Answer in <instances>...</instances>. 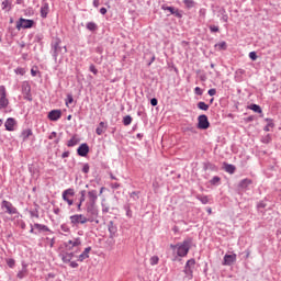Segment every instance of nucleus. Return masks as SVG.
<instances>
[{"label": "nucleus", "mask_w": 281, "mask_h": 281, "mask_svg": "<svg viewBox=\"0 0 281 281\" xmlns=\"http://www.w3.org/2000/svg\"><path fill=\"white\" fill-rule=\"evenodd\" d=\"M157 104H159V101L157 99H150V105L151 106H157Z\"/></svg>", "instance_id": "62"}, {"label": "nucleus", "mask_w": 281, "mask_h": 281, "mask_svg": "<svg viewBox=\"0 0 281 281\" xmlns=\"http://www.w3.org/2000/svg\"><path fill=\"white\" fill-rule=\"evenodd\" d=\"M111 188L113 190H119L121 188V184L120 183H113V184H111Z\"/></svg>", "instance_id": "64"}, {"label": "nucleus", "mask_w": 281, "mask_h": 281, "mask_svg": "<svg viewBox=\"0 0 281 281\" xmlns=\"http://www.w3.org/2000/svg\"><path fill=\"white\" fill-rule=\"evenodd\" d=\"M194 92L196 95H203V90H201L199 87L194 88Z\"/></svg>", "instance_id": "61"}, {"label": "nucleus", "mask_w": 281, "mask_h": 281, "mask_svg": "<svg viewBox=\"0 0 281 281\" xmlns=\"http://www.w3.org/2000/svg\"><path fill=\"white\" fill-rule=\"evenodd\" d=\"M130 196H131L132 199H134V200H137V199H139V192H132V193L130 194Z\"/></svg>", "instance_id": "60"}, {"label": "nucleus", "mask_w": 281, "mask_h": 281, "mask_svg": "<svg viewBox=\"0 0 281 281\" xmlns=\"http://www.w3.org/2000/svg\"><path fill=\"white\" fill-rule=\"evenodd\" d=\"M124 210L126 212V216L127 217H133V211H131V206L130 205H124Z\"/></svg>", "instance_id": "45"}, {"label": "nucleus", "mask_w": 281, "mask_h": 281, "mask_svg": "<svg viewBox=\"0 0 281 281\" xmlns=\"http://www.w3.org/2000/svg\"><path fill=\"white\" fill-rule=\"evenodd\" d=\"M249 110L254 111L255 113H259V114L262 113L260 105H257V103H251L249 105Z\"/></svg>", "instance_id": "32"}, {"label": "nucleus", "mask_w": 281, "mask_h": 281, "mask_svg": "<svg viewBox=\"0 0 281 281\" xmlns=\"http://www.w3.org/2000/svg\"><path fill=\"white\" fill-rule=\"evenodd\" d=\"M89 153H90V147L88 143H81V145H79V147L77 148V154L80 157H87Z\"/></svg>", "instance_id": "13"}, {"label": "nucleus", "mask_w": 281, "mask_h": 281, "mask_svg": "<svg viewBox=\"0 0 281 281\" xmlns=\"http://www.w3.org/2000/svg\"><path fill=\"white\" fill-rule=\"evenodd\" d=\"M14 72L20 76H25L26 70L25 68H15Z\"/></svg>", "instance_id": "49"}, {"label": "nucleus", "mask_w": 281, "mask_h": 281, "mask_svg": "<svg viewBox=\"0 0 281 281\" xmlns=\"http://www.w3.org/2000/svg\"><path fill=\"white\" fill-rule=\"evenodd\" d=\"M210 183H211L212 186H218V184H221V177H214V178L210 181Z\"/></svg>", "instance_id": "44"}, {"label": "nucleus", "mask_w": 281, "mask_h": 281, "mask_svg": "<svg viewBox=\"0 0 281 281\" xmlns=\"http://www.w3.org/2000/svg\"><path fill=\"white\" fill-rule=\"evenodd\" d=\"M234 262H236V254L224 256L223 266H232Z\"/></svg>", "instance_id": "19"}, {"label": "nucleus", "mask_w": 281, "mask_h": 281, "mask_svg": "<svg viewBox=\"0 0 281 281\" xmlns=\"http://www.w3.org/2000/svg\"><path fill=\"white\" fill-rule=\"evenodd\" d=\"M71 227H79L80 225H86L87 218L86 215L75 214L69 217Z\"/></svg>", "instance_id": "7"}, {"label": "nucleus", "mask_w": 281, "mask_h": 281, "mask_svg": "<svg viewBox=\"0 0 281 281\" xmlns=\"http://www.w3.org/2000/svg\"><path fill=\"white\" fill-rule=\"evenodd\" d=\"M82 239L80 237L72 238L65 243V248L68 251H74L75 254L81 252Z\"/></svg>", "instance_id": "4"}, {"label": "nucleus", "mask_w": 281, "mask_h": 281, "mask_svg": "<svg viewBox=\"0 0 281 281\" xmlns=\"http://www.w3.org/2000/svg\"><path fill=\"white\" fill-rule=\"evenodd\" d=\"M76 195V192L74 189H68V190H65L61 194L63 198L66 199V196H75Z\"/></svg>", "instance_id": "35"}, {"label": "nucleus", "mask_w": 281, "mask_h": 281, "mask_svg": "<svg viewBox=\"0 0 281 281\" xmlns=\"http://www.w3.org/2000/svg\"><path fill=\"white\" fill-rule=\"evenodd\" d=\"M61 38H56L50 44V55L54 58L55 63L58 61V57L60 55H65L68 53L67 46H61Z\"/></svg>", "instance_id": "2"}, {"label": "nucleus", "mask_w": 281, "mask_h": 281, "mask_svg": "<svg viewBox=\"0 0 281 281\" xmlns=\"http://www.w3.org/2000/svg\"><path fill=\"white\" fill-rule=\"evenodd\" d=\"M196 268V260L190 259L187 261L183 273L188 280L194 279V269Z\"/></svg>", "instance_id": "5"}, {"label": "nucleus", "mask_w": 281, "mask_h": 281, "mask_svg": "<svg viewBox=\"0 0 281 281\" xmlns=\"http://www.w3.org/2000/svg\"><path fill=\"white\" fill-rule=\"evenodd\" d=\"M131 123H133V116H131V114H126V116H123L124 126H130Z\"/></svg>", "instance_id": "31"}, {"label": "nucleus", "mask_w": 281, "mask_h": 281, "mask_svg": "<svg viewBox=\"0 0 281 281\" xmlns=\"http://www.w3.org/2000/svg\"><path fill=\"white\" fill-rule=\"evenodd\" d=\"M1 209H5V213L9 214V215L19 214L18 209L14 207L13 204L9 201H2Z\"/></svg>", "instance_id": "10"}, {"label": "nucleus", "mask_w": 281, "mask_h": 281, "mask_svg": "<svg viewBox=\"0 0 281 281\" xmlns=\"http://www.w3.org/2000/svg\"><path fill=\"white\" fill-rule=\"evenodd\" d=\"M215 47H218V49L225 50V49H227V42L222 41V42L215 44Z\"/></svg>", "instance_id": "39"}, {"label": "nucleus", "mask_w": 281, "mask_h": 281, "mask_svg": "<svg viewBox=\"0 0 281 281\" xmlns=\"http://www.w3.org/2000/svg\"><path fill=\"white\" fill-rule=\"evenodd\" d=\"M249 58H250L252 61L257 60V54L255 53V50H251V52L249 53Z\"/></svg>", "instance_id": "56"}, {"label": "nucleus", "mask_w": 281, "mask_h": 281, "mask_svg": "<svg viewBox=\"0 0 281 281\" xmlns=\"http://www.w3.org/2000/svg\"><path fill=\"white\" fill-rule=\"evenodd\" d=\"M63 200L68 204V206L74 205V200L68 199V196L65 195V198H63Z\"/></svg>", "instance_id": "55"}, {"label": "nucleus", "mask_w": 281, "mask_h": 281, "mask_svg": "<svg viewBox=\"0 0 281 281\" xmlns=\"http://www.w3.org/2000/svg\"><path fill=\"white\" fill-rule=\"evenodd\" d=\"M80 143V138L78 136H71L70 140H67L68 147H75Z\"/></svg>", "instance_id": "26"}, {"label": "nucleus", "mask_w": 281, "mask_h": 281, "mask_svg": "<svg viewBox=\"0 0 281 281\" xmlns=\"http://www.w3.org/2000/svg\"><path fill=\"white\" fill-rule=\"evenodd\" d=\"M266 121L268 122L266 127H263L265 132H270V128L274 127V123H272V119H266Z\"/></svg>", "instance_id": "36"}, {"label": "nucleus", "mask_w": 281, "mask_h": 281, "mask_svg": "<svg viewBox=\"0 0 281 281\" xmlns=\"http://www.w3.org/2000/svg\"><path fill=\"white\" fill-rule=\"evenodd\" d=\"M85 175H88L90 172V165L89 164H82V170Z\"/></svg>", "instance_id": "46"}, {"label": "nucleus", "mask_w": 281, "mask_h": 281, "mask_svg": "<svg viewBox=\"0 0 281 281\" xmlns=\"http://www.w3.org/2000/svg\"><path fill=\"white\" fill-rule=\"evenodd\" d=\"M69 266H70V268H72V269L79 268V263H78L77 261H70V262H69Z\"/></svg>", "instance_id": "59"}, {"label": "nucleus", "mask_w": 281, "mask_h": 281, "mask_svg": "<svg viewBox=\"0 0 281 281\" xmlns=\"http://www.w3.org/2000/svg\"><path fill=\"white\" fill-rule=\"evenodd\" d=\"M85 218L88 223L100 224L99 221V209L97 205H86Z\"/></svg>", "instance_id": "3"}, {"label": "nucleus", "mask_w": 281, "mask_h": 281, "mask_svg": "<svg viewBox=\"0 0 281 281\" xmlns=\"http://www.w3.org/2000/svg\"><path fill=\"white\" fill-rule=\"evenodd\" d=\"M29 273L27 266L22 263L21 271L18 272L16 278L23 280Z\"/></svg>", "instance_id": "22"}, {"label": "nucleus", "mask_w": 281, "mask_h": 281, "mask_svg": "<svg viewBox=\"0 0 281 281\" xmlns=\"http://www.w3.org/2000/svg\"><path fill=\"white\" fill-rule=\"evenodd\" d=\"M44 40V34L43 33H37L35 36H34V42L35 43H38L41 44Z\"/></svg>", "instance_id": "38"}, {"label": "nucleus", "mask_w": 281, "mask_h": 281, "mask_svg": "<svg viewBox=\"0 0 281 281\" xmlns=\"http://www.w3.org/2000/svg\"><path fill=\"white\" fill-rule=\"evenodd\" d=\"M34 228L38 231V233H42V232H49V233H53L50 231V228L46 225H43V224H34Z\"/></svg>", "instance_id": "25"}, {"label": "nucleus", "mask_w": 281, "mask_h": 281, "mask_svg": "<svg viewBox=\"0 0 281 281\" xmlns=\"http://www.w3.org/2000/svg\"><path fill=\"white\" fill-rule=\"evenodd\" d=\"M48 14H49V3L45 2L41 7V18L47 19Z\"/></svg>", "instance_id": "21"}, {"label": "nucleus", "mask_w": 281, "mask_h": 281, "mask_svg": "<svg viewBox=\"0 0 281 281\" xmlns=\"http://www.w3.org/2000/svg\"><path fill=\"white\" fill-rule=\"evenodd\" d=\"M60 231L65 234H70L71 233V229H70L69 225H67V224H61L60 225Z\"/></svg>", "instance_id": "37"}, {"label": "nucleus", "mask_w": 281, "mask_h": 281, "mask_svg": "<svg viewBox=\"0 0 281 281\" xmlns=\"http://www.w3.org/2000/svg\"><path fill=\"white\" fill-rule=\"evenodd\" d=\"M89 71L92 72L94 76H97L99 74V70H98L97 66H94V64H91L89 66Z\"/></svg>", "instance_id": "43"}, {"label": "nucleus", "mask_w": 281, "mask_h": 281, "mask_svg": "<svg viewBox=\"0 0 281 281\" xmlns=\"http://www.w3.org/2000/svg\"><path fill=\"white\" fill-rule=\"evenodd\" d=\"M93 61L98 65H101L103 63V56L101 57H94Z\"/></svg>", "instance_id": "57"}, {"label": "nucleus", "mask_w": 281, "mask_h": 281, "mask_svg": "<svg viewBox=\"0 0 281 281\" xmlns=\"http://www.w3.org/2000/svg\"><path fill=\"white\" fill-rule=\"evenodd\" d=\"M86 27L90 32H95L99 29L98 24L95 22H93V21L88 22L86 24Z\"/></svg>", "instance_id": "29"}, {"label": "nucleus", "mask_w": 281, "mask_h": 281, "mask_svg": "<svg viewBox=\"0 0 281 281\" xmlns=\"http://www.w3.org/2000/svg\"><path fill=\"white\" fill-rule=\"evenodd\" d=\"M149 263L151 266H157L159 263V257L157 256H153L150 259H149Z\"/></svg>", "instance_id": "41"}, {"label": "nucleus", "mask_w": 281, "mask_h": 281, "mask_svg": "<svg viewBox=\"0 0 281 281\" xmlns=\"http://www.w3.org/2000/svg\"><path fill=\"white\" fill-rule=\"evenodd\" d=\"M198 200L203 204L206 205L207 203H210V199L205 195L202 196H198Z\"/></svg>", "instance_id": "40"}, {"label": "nucleus", "mask_w": 281, "mask_h": 281, "mask_svg": "<svg viewBox=\"0 0 281 281\" xmlns=\"http://www.w3.org/2000/svg\"><path fill=\"white\" fill-rule=\"evenodd\" d=\"M250 184H251V180H249V179H244V180H241V181L239 182V188H240V189H247L248 186H250Z\"/></svg>", "instance_id": "33"}, {"label": "nucleus", "mask_w": 281, "mask_h": 281, "mask_svg": "<svg viewBox=\"0 0 281 281\" xmlns=\"http://www.w3.org/2000/svg\"><path fill=\"white\" fill-rule=\"evenodd\" d=\"M224 170L229 175H234L236 173V166L224 164Z\"/></svg>", "instance_id": "28"}, {"label": "nucleus", "mask_w": 281, "mask_h": 281, "mask_svg": "<svg viewBox=\"0 0 281 281\" xmlns=\"http://www.w3.org/2000/svg\"><path fill=\"white\" fill-rule=\"evenodd\" d=\"M2 10L11 11L12 10V0H3L1 2Z\"/></svg>", "instance_id": "27"}, {"label": "nucleus", "mask_w": 281, "mask_h": 281, "mask_svg": "<svg viewBox=\"0 0 281 281\" xmlns=\"http://www.w3.org/2000/svg\"><path fill=\"white\" fill-rule=\"evenodd\" d=\"M31 136H33V130L31 128L23 130L21 132V138L23 142H26Z\"/></svg>", "instance_id": "23"}, {"label": "nucleus", "mask_w": 281, "mask_h": 281, "mask_svg": "<svg viewBox=\"0 0 281 281\" xmlns=\"http://www.w3.org/2000/svg\"><path fill=\"white\" fill-rule=\"evenodd\" d=\"M108 231L110 234V239H114L117 237L119 228H117V225H115V223L113 221L108 223Z\"/></svg>", "instance_id": "15"}, {"label": "nucleus", "mask_w": 281, "mask_h": 281, "mask_svg": "<svg viewBox=\"0 0 281 281\" xmlns=\"http://www.w3.org/2000/svg\"><path fill=\"white\" fill-rule=\"evenodd\" d=\"M209 30L211 33H218L220 31L218 25H214V24L209 25Z\"/></svg>", "instance_id": "48"}, {"label": "nucleus", "mask_w": 281, "mask_h": 281, "mask_svg": "<svg viewBox=\"0 0 281 281\" xmlns=\"http://www.w3.org/2000/svg\"><path fill=\"white\" fill-rule=\"evenodd\" d=\"M22 94L25 95L26 93H31L32 92V86L31 83H29V81H23L22 86Z\"/></svg>", "instance_id": "24"}, {"label": "nucleus", "mask_w": 281, "mask_h": 281, "mask_svg": "<svg viewBox=\"0 0 281 281\" xmlns=\"http://www.w3.org/2000/svg\"><path fill=\"white\" fill-rule=\"evenodd\" d=\"M207 13V9L205 8H200L199 10V15L201 19H205V14Z\"/></svg>", "instance_id": "50"}, {"label": "nucleus", "mask_w": 281, "mask_h": 281, "mask_svg": "<svg viewBox=\"0 0 281 281\" xmlns=\"http://www.w3.org/2000/svg\"><path fill=\"white\" fill-rule=\"evenodd\" d=\"M61 116H63L61 110H50V112H48L47 114L48 120L52 122L59 121Z\"/></svg>", "instance_id": "14"}, {"label": "nucleus", "mask_w": 281, "mask_h": 281, "mask_svg": "<svg viewBox=\"0 0 281 281\" xmlns=\"http://www.w3.org/2000/svg\"><path fill=\"white\" fill-rule=\"evenodd\" d=\"M7 265L9 268L13 269L15 267V260L14 259H7Z\"/></svg>", "instance_id": "53"}, {"label": "nucleus", "mask_w": 281, "mask_h": 281, "mask_svg": "<svg viewBox=\"0 0 281 281\" xmlns=\"http://www.w3.org/2000/svg\"><path fill=\"white\" fill-rule=\"evenodd\" d=\"M106 130H108V123H105L104 121H101L95 130V134L103 135Z\"/></svg>", "instance_id": "20"}, {"label": "nucleus", "mask_w": 281, "mask_h": 281, "mask_svg": "<svg viewBox=\"0 0 281 281\" xmlns=\"http://www.w3.org/2000/svg\"><path fill=\"white\" fill-rule=\"evenodd\" d=\"M161 10H164V11H169L172 15H175V16L178 18V19H182V18H183V11H181V10H179V9H176V8L172 7V5L162 4V5H161Z\"/></svg>", "instance_id": "11"}, {"label": "nucleus", "mask_w": 281, "mask_h": 281, "mask_svg": "<svg viewBox=\"0 0 281 281\" xmlns=\"http://www.w3.org/2000/svg\"><path fill=\"white\" fill-rule=\"evenodd\" d=\"M34 25H35V21L33 19L20 18L16 21L15 27L18 31H21L22 29L23 30L32 29Z\"/></svg>", "instance_id": "6"}, {"label": "nucleus", "mask_w": 281, "mask_h": 281, "mask_svg": "<svg viewBox=\"0 0 281 281\" xmlns=\"http://www.w3.org/2000/svg\"><path fill=\"white\" fill-rule=\"evenodd\" d=\"M198 128L202 131L210 128V121L207 119V115L200 114V116H198Z\"/></svg>", "instance_id": "9"}, {"label": "nucleus", "mask_w": 281, "mask_h": 281, "mask_svg": "<svg viewBox=\"0 0 281 281\" xmlns=\"http://www.w3.org/2000/svg\"><path fill=\"white\" fill-rule=\"evenodd\" d=\"M99 200V193L97 190H92L88 192V202L86 205H97Z\"/></svg>", "instance_id": "12"}, {"label": "nucleus", "mask_w": 281, "mask_h": 281, "mask_svg": "<svg viewBox=\"0 0 281 281\" xmlns=\"http://www.w3.org/2000/svg\"><path fill=\"white\" fill-rule=\"evenodd\" d=\"M266 206H267L266 201H260V202L257 204V210L260 212V210H263Z\"/></svg>", "instance_id": "52"}, {"label": "nucleus", "mask_w": 281, "mask_h": 281, "mask_svg": "<svg viewBox=\"0 0 281 281\" xmlns=\"http://www.w3.org/2000/svg\"><path fill=\"white\" fill-rule=\"evenodd\" d=\"M75 101L74 95L72 94H67V99L65 101L66 105L72 104Z\"/></svg>", "instance_id": "47"}, {"label": "nucleus", "mask_w": 281, "mask_h": 281, "mask_svg": "<svg viewBox=\"0 0 281 281\" xmlns=\"http://www.w3.org/2000/svg\"><path fill=\"white\" fill-rule=\"evenodd\" d=\"M24 100H27L29 102L33 101V95L32 92H27L25 94H23Z\"/></svg>", "instance_id": "54"}, {"label": "nucleus", "mask_w": 281, "mask_h": 281, "mask_svg": "<svg viewBox=\"0 0 281 281\" xmlns=\"http://www.w3.org/2000/svg\"><path fill=\"white\" fill-rule=\"evenodd\" d=\"M170 248L173 252L177 254L178 257L183 258L188 256V252H190V248H192V238H187L182 243H178L177 245H170Z\"/></svg>", "instance_id": "1"}, {"label": "nucleus", "mask_w": 281, "mask_h": 281, "mask_svg": "<svg viewBox=\"0 0 281 281\" xmlns=\"http://www.w3.org/2000/svg\"><path fill=\"white\" fill-rule=\"evenodd\" d=\"M221 20H222L223 22L227 23V21L229 20V16H228L226 13H224V14L222 15Z\"/></svg>", "instance_id": "63"}, {"label": "nucleus", "mask_w": 281, "mask_h": 281, "mask_svg": "<svg viewBox=\"0 0 281 281\" xmlns=\"http://www.w3.org/2000/svg\"><path fill=\"white\" fill-rule=\"evenodd\" d=\"M10 101L7 94L5 86H0V111L8 109Z\"/></svg>", "instance_id": "8"}, {"label": "nucleus", "mask_w": 281, "mask_h": 281, "mask_svg": "<svg viewBox=\"0 0 281 281\" xmlns=\"http://www.w3.org/2000/svg\"><path fill=\"white\" fill-rule=\"evenodd\" d=\"M91 250H92V247H87V248L81 252V255H79V256L77 257V260H78L79 262H83L86 259L90 258V252H91Z\"/></svg>", "instance_id": "17"}, {"label": "nucleus", "mask_w": 281, "mask_h": 281, "mask_svg": "<svg viewBox=\"0 0 281 281\" xmlns=\"http://www.w3.org/2000/svg\"><path fill=\"white\" fill-rule=\"evenodd\" d=\"M207 94H209L210 97L216 95V88H211V89L209 90Z\"/></svg>", "instance_id": "58"}, {"label": "nucleus", "mask_w": 281, "mask_h": 281, "mask_svg": "<svg viewBox=\"0 0 281 281\" xmlns=\"http://www.w3.org/2000/svg\"><path fill=\"white\" fill-rule=\"evenodd\" d=\"M15 126H16V120L15 119H12V117L7 119V121L4 123L5 131L14 132Z\"/></svg>", "instance_id": "16"}, {"label": "nucleus", "mask_w": 281, "mask_h": 281, "mask_svg": "<svg viewBox=\"0 0 281 281\" xmlns=\"http://www.w3.org/2000/svg\"><path fill=\"white\" fill-rule=\"evenodd\" d=\"M198 109H200L201 111H207L210 110V105H207L205 101H199Z\"/></svg>", "instance_id": "34"}, {"label": "nucleus", "mask_w": 281, "mask_h": 281, "mask_svg": "<svg viewBox=\"0 0 281 281\" xmlns=\"http://www.w3.org/2000/svg\"><path fill=\"white\" fill-rule=\"evenodd\" d=\"M76 254H77L76 251L61 254L60 255L61 261L64 263H70L71 260L75 258Z\"/></svg>", "instance_id": "18"}, {"label": "nucleus", "mask_w": 281, "mask_h": 281, "mask_svg": "<svg viewBox=\"0 0 281 281\" xmlns=\"http://www.w3.org/2000/svg\"><path fill=\"white\" fill-rule=\"evenodd\" d=\"M94 52L99 55H102L104 53V47L103 45H98L95 48H94Z\"/></svg>", "instance_id": "51"}, {"label": "nucleus", "mask_w": 281, "mask_h": 281, "mask_svg": "<svg viewBox=\"0 0 281 281\" xmlns=\"http://www.w3.org/2000/svg\"><path fill=\"white\" fill-rule=\"evenodd\" d=\"M182 2L184 4V7L189 10L196 7V1H194V0H182Z\"/></svg>", "instance_id": "30"}, {"label": "nucleus", "mask_w": 281, "mask_h": 281, "mask_svg": "<svg viewBox=\"0 0 281 281\" xmlns=\"http://www.w3.org/2000/svg\"><path fill=\"white\" fill-rule=\"evenodd\" d=\"M272 140L271 134H267L266 136H262L261 143L269 144Z\"/></svg>", "instance_id": "42"}]
</instances>
